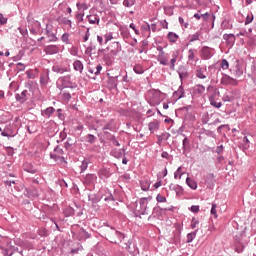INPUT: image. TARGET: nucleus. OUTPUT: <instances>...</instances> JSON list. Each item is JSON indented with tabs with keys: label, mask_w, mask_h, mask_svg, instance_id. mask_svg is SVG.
I'll list each match as a JSON object with an SVG mask.
<instances>
[{
	"label": "nucleus",
	"mask_w": 256,
	"mask_h": 256,
	"mask_svg": "<svg viewBox=\"0 0 256 256\" xmlns=\"http://www.w3.org/2000/svg\"><path fill=\"white\" fill-rule=\"evenodd\" d=\"M169 189L170 191H175L178 197L183 195V187H181L179 184H170Z\"/></svg>",
	"instance_id": "nucleus-21"
},
{
	"label": "nucleus",
	"mask_w": 256,
	"mask_h": 256,
	"mask_svg": "<svg viewBox=\"0 0 256 256\" xmlns=\"http://www.w3.org/2000/svg\"><path fill=\"white\" fill-rule=\"evenodd\" d=\"M157 61L160 62V65H169V60L165 57V52L158 54Z\"/></svg>",
	"instance_id": "nucleus-32"
},
{
	"label": "nucleus",
	"mask_w": 256,
	"mask_h": 256,
	"mask_svg": "<svg viewBox=\"0 0 256 256\" xmlns=\"http://www.w3.org/2000/svg\"><path fill=\"white\" fill-rule=\"evenodd\" d=\"M221 68L224 70L229 69V61H227V59L221 61Z\"/></svg>",
	"instance_id": "nucleus-62"
},
{
	"label": "nucleus",
	"mask_w": 256,
	"mask_h": 256,
	"mask_svg": "<svg viewBox=\"0 0 256 256\" xmlns=\"http://www.w3.org/2000/svg\"><path fill=\"white\" fill-rule=\"evenodd\" d=\"M46 35L49 39L48 40L49 43H54L55 41H59V38H57V35H55L53 31H51V29L49 28V25L46 26Z\"/></svg>",
	"instance_id": "nucleus-19"
},
{
	"label": "nucleus",
	"mask_w": 256,
	"mask_h": 256,
	"mask_svg": "<svg viewBox=\"0 0 256 256\" xmlns=\"http://www.w3.org/2000/svg\"><path fill=\"white\" fill-rule=\"evenodd\" d=\"M79 237H80V239H84V240L91 239V234L89 232H87V230L81 228L79 230Z\"/></svg>",
	"instance_id": "nucleus-31"
},
{
	"label": "nucleus",
	"mask_w": 256,
	"mask_h": 256,
	"mask_svg": "<svg viewBox=\"0 0 256 256\" xmlns=\"http://www.w3.org/2000/svg\"><path fill=\"white\" fill-rule=\"evenodd\" d=\"M201 16H202L203 21H209V19L211 21V19H215V15H213V14L211 15L208 12H206L205 14H201Z\"/></svg>",
	"instance_id": "nucleus-49"
},
{
	"label": "nucleus",
	"mask_w": 256,
	"mask_h": 256,
	"mask_svg": "<svg viewBox=\"0 0 256 256\" xmlns=\"http://www.w3.org/2000/svg\"><path fill=\"white\" fill-rule=\"evenodd\" d=\"M182 168L178 167L177 171L174 173V178L177 179L179 177V179H181V177H183V175H185L184 172H181Z\"/></svg>",
	"instance_id": "nucleus-52"
},
{
	"label": "nucleus",
	"mask_w": 256,
	"mask_h": 256,
	"mask_svg": "<svg viewBox=\"0 0 256 256\" xmlns=\"http://www.w3.org/2000/svg\"><path fill=\"white\" fill-rule=\"evenodd\" d=\"M116 129L115 120L111 119L103 126L102 131H104V135H111L108 131H115Z\"/></svg>",
	"instance_id": "nucleus-10"
},
{
	"label": "nucleus",
	"mask_w": 256,
	"mask_h": 256,
	"mask_svg": "<svg viewBox=\"0 0 256 256\" xmlns=\"http://www.w3.org/2000/svg\"><path fill=\"white\" fill-rule=\"evenodd\" d=\"M109 49L110 48L107 47L106 49L98 50V55L99 56L103 55V61L107 65V67H111V65H113V63L115 61V57H117V55L119 54V49H113L107 53V51H109Z\"/></svg>",
	"instance_id": "nucleus-1"
},
{
	"label": "nucleus",
	"mask_w": 256,
	"mask_h": 256,
	"mask_svg": "<svg viewBox=\"0 0 256 256\" xmlns=\"http://www.w3.org/2000/svg\"><path fill=\"white\" fill-rule=\"evenodd\" d=\"M148 127H149L150 133H155V131L159 129V121L150 122Z\"/></svg>",
	"instance_id": "nucleus-30"
},
{
	"label": "nucleus",
	"mask_w": 256,
	"mask_h": 256,
	"mask_svg": "<svg viewBox=\"0 0 256 256\" xmlns=\"http://www.w3.org/2000/svg\"><path fill=\"white\" fill-rule=\"evenodd\" d=\"M106 239L110 243L117 245V243H121L123 239H125V234L115 230V228L111 227L110 230L106 233Z\"/></svg>",
	"instance_id": "nucleus-2"
},
{
	"label": "nucleus",
	"mask_w": 256,
	"mask_h": 256,
	"mask_svg": "<svg viewBox=\"0 0 256 256\" xmlns=\"http://www.w3.org/2000/svg\"><path fill=\"white\" fill-rule=\"evenodd\" d=\"M177 73H178L181 81H183V79H189V71H187V67H185L183 65L179 66Z\"/></svg>",
	"instance_id": "nucleus-16"
},
{
	"label": "nucleus",
	"mask_w": 256,
	"mask_h": 256,
	"mask_svg": "<svg viewBox=\"0 0 256 256\" xmlns=\"http://www.w3.org/2000/svg\"><path fill=\"white\" fill-rule=\"evenodd\" d=\"M156 201L158 203H165L167 201V198L161 194H158L156 197Z\"/></svg>",
	"instance_id": "nucleus-58"
},
{
	"label": "nucleus",
	"mask_w": 256,
	"mask_h": 256,
	"mask_svg": "<svg viewBox=\"0 0 256 256\" xmlns=\"http://www.w3.org/2000/svg\"><path fill=\"white\" fill-rule=\"evenodd\" d=\"M54 153H56L57 155H63V153H65V152L63 151V148H61V146L57 145L54 148Z\"/></svg>",
	"instance_id": "nucleus-63"
},
{
	"label": "nucleus",
	"mask_w": 256,
	"mask_h": 256,
	"mask_svg": "<svg viewBox=\"0 0 256 256\" xmlns=\"http://www.w3.org/2000/svg\"><path fill=\"white\" fill-rule=\"evenodd\" d=\"M88 201L92 203V207H95L101 201V197H99L97 194H90L88 195Z\"/></svg>",
	"instance_id": "nucleus-23"
},
{
	"label": "nucleus",
	"mask_w": 256,
	"mask_h": 256,
	"mask_svg": "<svg viewBox=\"0 0 256 256\" xmlns=\"http://www.w3.org/2000/svg\"><path fill=\"white\" fill-rule=\"evenodd\" d=\"M200 36H201V33L200 32H196L195 34L189 36V38H190L189 42L193 43L195 41H199V37Z\"/></svg>",
	"instance_id": "nucleus-46"
},
{
	"label": "nucleus",
	"mask_w": 256,
	"mask_h": 256,
	"mask_svg": "<svg viewBox=\"0 0 256 256\" xmlns=\"http://www.w3.org/2000/svg\"><path fill=\"white\" fill-rule=\"evenodd\" d=\"M198 231L199 230L196 229L194 232L188 233L186 243H193V240L197 237Z\"/></svg>",
	"instance_id": "nucleus-38"
},
{
	"label": "nucleus",
	"mask_w": 256,
	"mask_h": 256,
	"mask_svg": "<svg viewBox=\"0 0 256 256\" xmlns=\"http://www.w3.org/2000/svg\"><path fill=\"white\" fill-rule=\"evenodd\" d=\"M49 83V70L40 76V84L47 85Z\"/></svg>",
	"instance_id": "nucleus-33"
},
{
	"label": "nucleus",
	"mask_w": 256,
	"mask_h": 256,
	"mask_svg": "<svg viewBox=\"0 0 256 256\" xmlns=\"http://www.w3.org/2000/svg\"><path fill=\"white\" fill-rule=\"evenodd\" d=\"M61 40L63 41V43H66V45H69V33H64L61 37Z\"/></svg>",
	"instance_id": "nucleus-60"
},
{
	"label": "nucleus",
	"mask_w": 256,
	"mask_h": 256,
	"mask_svg": "<svg viewBox=\"0 0 256 256\" xmlns=\"http://www.w3.org/2000/svg\"><path fill=\"white\" fill-rule=\"evenodd\" d=\"M52 71L54 73H60L61 75H63V73H67V71L69 70L67 68L61 67L59 64H55L54 66H52Z\"/></svg>",
	"instance_id": "nucleus-24"
},
{
	"label": "nucleus",
	"mask_w": 256,
	"mask_h": 256,
	"mask_svg": "<svg viewBox=\"0 0 256 256\" xmlns=\"http://www.w3.org/2000/svg\"><path fill=\"white\" fill-rule=\"evenodd\" d=\"M204 183L208 189H213L215 187V174L208 173L204 176Z\"/></svg>",
	"instance_id": "nucleus-8"
},
{
	"label": "nucleus",
	"mask_w": 256,
	"mask_h": 256,
	"mask_svg": "<svg viewBox=\"0 0 256 256\" xmlns=\"http://www.w3.org/2000/svg\"><path fill=\"white\" fill-rule=\"evenodd\" d=\"M97 49V46H95V44L90 43V45L86 48L85 53L86 55H89V57H91V55H93V51H95Z\"/></svg>",
	"instance_id": "nucleus-40"
},
{
	"label": "nucleus",
	"mask_w": 256,
	"mask_h": 256,
	"mask_svg": "<svg viewBox=\"0 0 256 256\" xmlns=\"http://www.w3.org/2000/svg\"><path fill=\"white\" fill-rule=\"evenodd\" d=\"M167 39L170 43H177V39H179V35L174 32H169L167 35Z\"/></svg>",
	"instance_id": "nucleus-35"
},
{
	"label": "nucleus",
	"mask_w": 256,
	"mask_h": 256,
	"mask_svg": "<svg viewBox=\"0 0 256 256\" xmlns=\"http://www.w3.org/2000/svg\"><path fill=\"white\" fill-rule=\"evenodd\" d=\"M117 83H118L117 77H110L108 79V85L110 89H117Z\"/></svg>",
	"instance_id": "nucleus-36"
},
{
	"label": "nucleus",
	"mask_w": 256,
	"mask_h": 256,
	"mask_svg": "<svg viewBox=\"0 0 256 256\" xmlns=\"http://www.w3.org/2000/svg\"><path fill=\"white\" fill-rule=\"evenodd\" d=\"M205 93V86L197 84L192 88V94L194 97H201Z\"/></svg>",
	"instance_id": "nucleus-13"
},
{
	"label": "nucleus",
	"mask_w": 256,
	"mask_h": 256,
	"mask_svg": "<svg viewBox=\"0 0 256 256\" xmlns=\"http://www.w3.org/2000/svg\"><path fill=\"white\" fill-rule=\"evenodd\" d=\"M133 69L134 72L137 73V75H143V73H145L143 66H141L140 64L135 65Z\"/></svg>",
	"instance_id": "nucleus-44"
},
{
	"label": "nucleus",
	"mask_w": 256,
	"mask_h": 256,
	"mask_svg": "<svg viewBox=\"0 0 256 256\" xmlns=\"http://www.w3.org/2000/svg\"><path fill=\"white\" fill-rule=\"evenodd\" d=\"M195 53H197L196 49H189L188 51V61H195Z\"/></svg>",
	"instance_id": "nucleus-42"
},
{
	"label": "nucleus",
	"mask_w": 256,
	"mask_h": 256,
	"mask_svg": "<svg viewBox=\"0 0 256 256\" xmlns=\"http://www.w3.org/2000/svg\"><path fill=\"white\" fill-rule=\"evenodd\" d=\"M15 125L11 123H4V128L2 131V137H15Z\"/></svg>",
	"instance_id": "nucleus-5"
},
{
	"label": "nucleus",
	"mask_w": 256,
	"mask_h": 256,
	"mask_svg": "<svg viewBox=\"0 0 256 256\" xmlns=\"http://www.w3.org/2000/svg\"><path fill=\"white\" fill-rule=\"evenodd\" d=\"M95 141H97V137L93 134H88L86 136V143H90V145H93V143H95Z\"/></svg>",
	"instance_id": "nucleus-43"
},
{
	"label": "nucleus",
	"mask_w": 256,
	"mask_h": 256,
	"mask_svg": "<svg viewBox=\"0 0 256 256\" xmlns=\"http://www.w3.org/2000/svg\"><path fill=\"white\" fill-rule=\"evenodd\" d=\"M137 3V0H123V6L130 9V7H133Z\"/></svg>",
	"instance_id": "nucleus-45"
},
{
	"label": "nucleus",
	"mask_w": 256,
	"mask_h": 256,
	"mask_svg": "<svg viewBox=\"0 0 256 256\" xmlns=\"http://www.w3.org/2000/svg\"><path fill=\"white\" fill-rule=\"evenodd\" d=\"M163 211H173L172 208H161L159 206L155 207L153 209L152 215L149 217V219H151V217H161Z\"/></svg>",
	"instance_id": "nucleus-17"
},
{
	"label": "nucleus",
	"mask_w": 256,
	"mask_h": 256,
	"mask_svg": "<svg viewBox=\"0 0 256 256\" xmlns=\"http://www.w3.org/2000/svg\"><path fill=\"white\" fill-rule=\"evenodd\" d=\"M182 151L185 157H187V153L191 152V140H189L187 136H185L182 141Z\"/></svg>",
	"instance_id": "nucleus-11"
},
{
	"label": "nucleus",
	"mask_w": 256,
	"mask_h": 256,
	"mask_svg": "<svg viewBox=\"0 0 256 256\" xmlns=\"http://www.w3.org/2000/svg\"><path fill=\"white\" fill-rule=\"evenodd\" d=\"M53 113H55V108L53 107H48L44 111H42V115L48 118L51 117Z\"/></svg>",
	"instance_id": "nucleus-39"
},
{
	"label": "nucleus",
	"mask_w": 256,
	"mask_h": 256,
	"mask_svg": "<svg viewBox=\"0 0 256 256\" xmlns=\"http://www.w3.org/2000/svg\"><path fill=\"white\" fill-rule=\"evenodd\" d=\"M57 21L58 23H62L63 25H68L69 29L73 27L71 20L67 19L66 17H58Z\"/></svg>",
	"instance_id": "nucleus-34"
},
{
	"label": "nucleus",
	"mask_w": 256,
	"mask_h": 256,
	"mask_svg": "<svg viewBox=\"0 0 256 256\" xmlns=\"http://www.w3.org/2000/svg\"><path fill=\"white\" fill-rule=\"evenodd\" d=\"M87 19L91 25H95V23L99 25V18L97 15H88Z\"/></svg>",
	"instance_id": "nucleus-37"
},
{
	"label": "nucleus",
	"mask_w": 256,
	"mask_h": 256,
	"mask_svg": "<svg viewBox=\"0 0 256 256\" xmlns=\"http://www.w3.org/2000/svg\"><path fill=\"white\" fill-rule=\"evenodd\" d=\"M250 23H253V15H247L245 19V25H249Z\"/></svg>",
	"instance_id": "nucleus-64"
},
{
	"label": "nucleus",
	"mask_w": 256,
	"mask_h": 256,
	"mask_svg": "<svg viewBox=\"0 0 256 256\" xmlns=\"http://www.w3.org/2000/svg\"><path fill=\"white\" fill-rule=\"evenodd\" d=\"M223 39L224 41H226L228 45H234L236 38H235V34H224Z\"/></svg>",
	"instance_id": "nucleus-22"
},
{
	"label": "nucleus",
	"mask_w": 256,
	"mask_h": 256,
	"mask_svg": "<svg viewBox=\"0 0 256 256\" xmlns=\"http://www.w3.org/2000/svg\"><path fill=\"white\" fill-rule=\"evenodd\" d=\"M6 246L3 245V242H0V250L2 251L3 256H12L13 249L11 248V242L7 241L5 243Z\"/></svg>",
	"instance_id": "nucleus-9"
},
{
	"label": "nucleus",
	"mask_w": 256,
	"mask_h": 256,
	"mask_svg": "<svg viewBox=\"0 0 256 256\" xmlns=\"http://www.w3.org/2000/svg\"><path fill=\"white\" fill-rule=\"evenodd\" d=\"M172 97L174 101H179V99H183V97H185V88H183V85H180L178 90L173 92Z\"/></svg>",
	"instance_id": "nucleus-14"
},
{
	"label": "nucleus",
	"mask_w": 256,
	"mask_h": 256,
	"mask_svg": "<svg viewBox=\"0 0 256 256\" xmlns=\"http://www.w3.org/2000/svg\"><path fill=\"white\" fill-rule=\"evenodd\" d=\"M38 235L40 237H47L49 235V231H47V229H45V228H40L38 230Z\"/></svg>",
	"instance_id": "nucleus-50"
},
{
	"label": "nucleus",
	"mask_w": 256,
	"mask_h": 256,
	"mask_svg": "<svg viewBox=\"0 0 256 256\" xmlns=\"http://www.w3.org/2000/svg\"><path fill=\"white\" fill-rule=\"evenodd\" d=\"M179 57V52H175L172 54V59L170 60V70L175 71V63H177V59Z\"/></svg>",
	"instance_id": "nucleus-25"
},
{
	"label": "nucleus",
	"mask_w": 256,
	"mask_h": 256,
	"mask_svg": "<svg viewBox=\"0 0 256 256\" xmlns=\"http://www.w3.org/2000/svg\"><path fill=\"white\" fill-rule=\"evenodd\" d=\"M88 167H89V162H87V160H83L80 166V169H81L80 173H85Z\"/></svg>",
	"instance_id": "nucleus-47"
},
{
	"label": "nucleus",
	"mask_w": 256,
	"mask_h": 256,
	"mask_svg": "<svg viewBox=\"0 0 256 256\" xmlns=\"http://www.w3.org/2000/svg\"><path fill=\"white\" fill-rule=\"evenodd\" d=\"M65 217H72V215H75V210L72 207H67L63 211Z\"/></svg>",
	"instance_id": "nucleus-41"
},
{
	"label": "nucleus",
	"mask_w": 256,
	"mask_h": 256,
	"mask_svg": "<svg viewBox=\"0 0 256 256\" xmlns=\"http://www.w3.org/2000/svg\"><path fill=\"white\" fill-rule=\"evenodd\" d=\"M104 201H106L107 203H109V201H115V197L113 196V194L108 193L107 195H104Z\"/></svg>",
	"instance_id": "nucleus-56"
},
{
	"label": "nucleus",
	"mask_w": 256,
	"mask_h": 256,
	"mask_svg": "<svg viewBox=\"0 0 256 256\" xmlns=\"http://www.w3.org/2000/svg\"><path fill=\"white\" fill-rule=\"evenodd\" d=\"M209 102H210V105L212 107H215L216 109H221V107L223 106V103L215 101L214 96L209 97Z\"/></svg>",
	"instance_id": "nucleus-27"
},
{
	"label": "nucleus",
	"mask_w": 256,
	"mask_h": 256,
	"mask_svg": "<svg viewBox=\"0 0 256 256\" xmlns=\"http://www.w3.org/2000/svg\"><path fill=\"white\" fill-rule=\"evenodd\" d=\"M74 71H79V73H83V62L81 60H76L73 63Z\"/></svg>",
	"instance_id": "nucleus-28"
},
{
	"label": "nucleus",
	"mask_w": 256,
	"mask_h": 256,
	"mask_svg": "<svg viewBox=\"0 0 256 256\" xmlns=\"http://www.w3.org/2000/svg\"><path fill=\"white\" fill-rule=\"evenodd\" d=\"M27 95H29V92L27 90H23L20 94H15V100L17 101V103H27Z\"/></svg>",
	"instance_id": "nucleus-12"
},
{
	"label": "nucleus",
	"mask_w": 256,
	"mask_h": 256,
	"mask_svg": "<svg viewBox=\"0 0 256 256\" xmlns=\"http://www.w3.org/2000/svg\"><path fill=\"white\" fill-rule=\"evenodd\" d=\"M99 174L102 176V177H109V169H107V168H104V169H101L100 171H99Z\"/></svg>",
	"instance_id": "nucleus-59"
},
{
	"label": "nucleus",
	"mask_w": 256,
	"mask_h": 256,
	"mask_svg": "<svg viewBox=\"0 0 256 256\" xmlns=\"http://www.w3.org/2000/svg\"><path fill=\"white\" fill-rule=\"evenodd\" d=\"M58 83H60V91H63V89L73 88L71 85H73V82H71V75L62 76L58 79Z\"/></svg>",
	"instance_id": "nucleus-6"
},
{
	"label": "nucleus",
	"mask_w": 256,
	"mask_h": 256,
	"mask_svg": "<svg viewBox=\"0 0 256 256\" xmlns=\"http://www.w3.org/2000/svg\"><path fill=\"white\" fill-rule=\"evenodd\" d=\"M151 201V196L146 198H141L139 200V205H136V211L139 215H147V204Z\"/></svg>",
	"instance_id": "nucleus-3"
},
{
	"label": "nucleus",
	"mask_w": 256,
	"mask_h": 256,
	"mask_svg": "<svg viewBox=\"0 0 256 256\" xmlns=\"http://www.w3.org/2000/svg\"><path fill=\"white\" fill-rule=\"evenodd\" d=\"M109 140L112 141V143H113V145H115V147H121V144L119 143V141L117 140V137H115V135H110Z\"/></svg>",
	"instance_id": "nucleus-51"
},
{
	"label": "nucleus",
	"mask_w": 256,
	"mask_h": 256,
	"mask_svg": "<svg viewBox=\"0 0 256 256\" xmlns=\"http://www.w3.org/2000/svg\"><path fill=\"white\" fill-rule=\"evenodd\" d=\"M234 75L235 77H241V75H243V67H241L239 59L235 60Z\"/></svg>",
	"instance_id": "nucleus-18"
},
{
	"label": "nucleus",
	"mask_w": 256,
	"mask_h": 256,
	"mask_svg": "<svg viewBox=\"0 0 256 256\" xmlns=\"http://www.w3.org/2000/svg\"><path fill=\"white\" fill-rule=\"evenodd\" d=\"M186 184L188 185V187H190V189H193L194 191L195 189H197V182L191 177L186 178Z\"/></svg>",
	"instance_id": "nucleus-29"
},
{
	"label": "nucleus",
	"mask_w": 256,
	"mask_h": 256,
	"mask_svg": "<svg viewBox=\"0 0 256 256\" xmlns=\"http://www.w3.org/2000/svg\"><path fill=\"white\" fill-rule=\"evenodd\" d=\"M223 127H227V132L231 131V127H229V124L221 125L217 128V131L220 135H223Z\"/></svg>",
	"instance_id": "nucleus-54"
},
{
	"label": "nucleus",
	"mask_w": 256,
	"mask_h": 256,
	"mask_svg": "<svg viewBox=\"0 0 256 256\" xmlns=\"http://www.w3.org/2000/svg\"><path fill=\"white\" fill-rule=\"evenodd\" d=\"M204 134L207 136V137H212V139H215L217 137V135L215 134V132L211 131V130H205L204 131Z\"/></svg>",
	"instance_id": "nucleus-57"
},
{
	"label": "nucleus",
	"mask_w": 256,
	"mask_h": 256,
	"mask_svg": "<svg viewBox=\"0 0 256 256\" xmlns=\"http://www.w3.org/2000/svg\"><path fill=\"white\" fill-rule=\"evenodd\" d=\"M199 225V219L193 217L191 220V229H195Z\"/></svg>",
	"instance_id": "nucleus-61"
},
{
	"label": "nucleus",
	"mask_w": 256,
	"mask_h": 256,
	"mask_svg": "<svg viewBox=\"0 0 256 256\" xmlns=\"http://www.w3.org/2000/svg\"><path fill=\"white\" fill-rule=\"evenodd\" d=\"M179 23L181 25V27H184V29H188L189 27V22H185V20L183 19V17H179Z\"/></svg>",
	"instance_id": "nucleus-55"
},
{
	"label": "nucleus",
	"mask_w": 256,
	"mask_h": 256,
	"mask_svg": "<svg viewBox=\"0 0 256 256\" xmlns=\"http://www.w3.org/2000/svg\"><path fill=\"white\" fill-rule=\"evenodd\" d=\"M196 77H198V79H207V75H204L203 69L196 70Z\"/></svg>",
	"instance_id": "nucleus-48"
},
{
	"label": "nucleus",
	"mask_w": 256,
	"mask_h": 256,
	"mask_svg": "<svg viewBox=\"0 0 256 256\" xmlns=\"http://www.w3.org/2000/svg\"><path fill=\"white\" fill-rule=\"evenodd\" d=\"M221 85H224L226 87H237L239 85V81L225 73H222V78L220 80Z\"/></svg>",
	"instance_id": "nucleus-4"
},
{
	"label": "nucleus",
	"mask_w": 256,
	"mask_h": 256,
	"mask_svg": "<svg viewBox=\"0 0 256 256\" xmlns=\"http://www.w3.org/2000/svg\"><path fill=\"white\" fill-rule=\"evenodd\" d=\"M148 45H149V42L147 40H143L141 42V49L139 50V53H143L145 49H147Z\"/></svg>",
	"instance_id": "nucleus-53"
},
{
	"label": "nucleus",
	"mask_w": 256,
	"mask_h": 256,
	"mask_svg": "<svg viewBox=\"0 0 256 256\" xmlns=\"http://www.w3.org/2000/svg\"><path fill=\"white\" fill-rule=\"evenodd\" d=\"M82 183L85 185V187L95 185V183H97V174H86L82 180Z\"/></svg>",
	"instance_id": "nucleus-7"
},
{
	"label": "nucleus",
	"mask_w": 256,
	"mask_h": 256,
	"mask_svg": "<svg viewBox=\"0 0 256 256\" xmlns=\"http://www.w3.org/2000/svg\"><path fill=\"white\" fill-rule=\"evenodd\" d=\"M60 48L57 45H48L44 48V52L46 55H57L59 53Z\"/></svg>",
	"instance_id": "nucleus-15"
},
{
	"label": "nucleus",
	"mask_w": 256,
	"mask_h": 256,
	"mask_svg": "<svg viewBox=\"0 0 256 256\" xmlns=\"http://www.w3.org/2000/svg\"><path fill=\"white\" fill-rule=\"evenodd\" d=\"M202 59H211L213 54L211 53V48L209 46H204L201 49Z\"/></svg>",
	"instance_id": "nucleus-20"
},
{
	"label": "nucleus",
	"mask_w": 256,
	"mask_h": 256,
	"mask_svg": "<svg viewBox=\"0 0 256 256\" xmlns=\"http://www.w3.org/2000/svg\"><path fill=\"white\" fill-rule=\"evenodd\" d=\"M112 155L115 157V159H121V157H125V148L114 150Z\"/></svg>",
	"instance_id": "nucleus-26"
}]
</instances>
